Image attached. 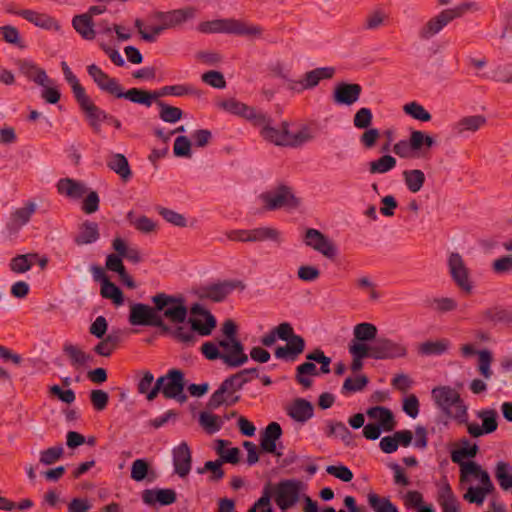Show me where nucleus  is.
<instances>
[{
  "label": "nucleus",
  "mask_w": 512,
  "mask_h": 512,
  "mask_svg": "<svg viewBox=\"0 0 512 512\" xmlns=\"http://www.w3.org/2000/svg\"><path fill=\"white\" fill-rule=\"evenodd\" d=\"M155 306L156 316L163 321L179 325L184 323L188 315L186 300L182 295H170L160 292L151 297Z\"/></svg>",
  "instance_id": "nucleus-1"
},
{
  "label": "nucleus",
  "mask_w": 512,
  "mask_h": 512,
  "mask_svg": "<svg viewBox=\"0 0 512 512\" xmlns=\"http://www.w3.org/2000/svg\"><path fill=\"white\" fill-rule=\"evenodd\" d=\"M435 404L458 424L467 422L468 406L464 403L459 392L450 386H438L432 389Z\"/></svg>",
  "instance_id": "nucleus-2"
},
{
  "label": "nucleus",
  "mask_w": 512,
  "mask_h": 512,
  "mask_svg": "<svg viewBox=\"0 0 512 512\" xmlns=\"http://www.w3.org/2000/svg\"><path fill=\"white\" fill-rule=\"evenodd\" d=\"M198 31L204 34L225 33L236 36L259 37L263 29L258 25L249 24L235 18L215 19L201 22Z\"/></svg>",
  "instance_id": "nucleus-3"
},
{
  "label": "nucleus",
  "mask_w": 512,
  "mask_h": 512,
  "mask_svg": "<svg viewBox=\"0 0 512 512\" xmlns=\"http://www.w3.org/2000/svg\"><path fill=\"white\" fill-rule=\"evenodd\" d=\"M185 384L184 373L179 369H170L155 381L148 395V401H153L159 393H162L166 399H175L180 403L186 402L187 396L183 394Z\"/></svg>",
  "instance_id": "nucleus-4"
},
{
  "label": "nucleus",
  "mask_w": 512,
  "mask_h": 512,
  "mask_svg": "<svg viewBox=\"0 0 512 512\" xmlns=\"http://www.w3.org/2000/svg\"><path fill=\"white\" fill-rule=\"evenodd\" d=\"M277 338L286 341V345L278 346L274 355L277 359L294 362L305 350V340L302 336L295 334L292 325L289 322L280 323L274 327Z\"/></svg>",
  "instance_id": "nucleus-5"
},
{
  "label": "nucleus",
  "mask_w": 512,
  "mask_h": 512,
  "mask_svg": "<svg viewBox=\"0 0 512 512\" xmlns=\"http://www.w3.org/2000/svg\"><path fill=\"white\" fill-rule=\"evenodd\" d=\"M260 199L267 211L297 209L300 206V200L294 195L292 188L283 184L260 194Z\"/></svg>",
  "instance_id": "nucleus-6"
},
{
  "label": "nucleus",
  "mask_w": 512,
  "mask_h": 512,
  "mask_svg": "<svg viewBox=\"0 0 512 512\" xmlns=\"http://www.w3.org/2000/svg\"><path fill=\"white\" fill-rule=\"evenodd\" d=\"M246 285L239 280H225L194 289V296L200 301L219 303L224 301L234 290H244Z\"/></svg>",
  "instance_id": "nucleus-7"
},
{
  "label": "nucleus",
  "mask_w": 512,
  "mask_h": 512,
  "mask_svg": "<svg viewBox=\"0 0 512 512\" xmlns=\"http://www.w3.org/2000/svg\"><path fill=\"white\" fill-rule=\"evenodd\" d=\"M471 7V3H463L452 9H445L432 17L420 30L419 37L428 40L438 34L448 23L461 17Z\"/></svg>",
  "instance_id": "nucleus-8"
},
{
  "label": "nucleus",
  "mask_w": 512,
  "mask_h": 512,
  "mask_svg": "<svg viewBox=\"0 0 512 512\" xmlns=\"http://www.w3.org/2000/svg\"><path fill=\"white\" fill-rule=\"evenodd\" d=\"M231 241L262 242L272 241L280 245L282 243L281 232L273 227H257L250 230H231L226 233Z\"/></svg>",
  "instance_id": "nucleus-9"
},
{
  "label": "nucleus",
  "mask_w": 512,
  "mask_h": 512,
  "mask_svg": "<svg viewBox=\"0 0 512 512\" xmlns=\"http://www.w3.org/2000/svg\"><path fill=\"white\" fill-rule=\"evenodd\" d=\"M129 323L134 326L157 327L164 332L171 330L165 321L156 316L154 305L151 307L143 303H135L130 306Z\"/></svg>",
  "instance_id": "nucleus-10"
},
{
  "label": "nucleus",
  "mask_w": 512,
  "mask_h": 512,
  "mask_svg": "<svg viewBox=\"0 0 512 512\" xmlns=\"http://www.w3.org/2000/svg\"><path fill=\"white\" fill-rule=\"evenodd\" d=\"M302 482L295 479L282 480L275 487V502L281 511L292 508L300 499Z\"/></svg>",
  "instance_id": "nucleus-11"
},
{
  "label": "nucleus",
  "mask_w": 512,
  "mask_h": 512,
  "mask_svg": "<svg viewBox=\"0 0 512 512\" xmlns=\"http://www.w3.org/2000/svg\"><path fill=\"white\" fill-rule=\"evenodd\" d=\"M215 105L218 109L242 117L252 124H259V121L264 120L261 110L248 106L235 98L217 100Z\"/></svg>",
  "instance_id": "nucleus-12"
},
{
  "label": "nucleus",
  "mask_w": 512,
  "mask_h": 512,
  "mask_svg": "<svg viewBox=\"0 0 512 512\" xmlns=\"http://www.w3.org/2000/svg\"><path fill=\"white\" fill-rule=\"evenodd\" d=\"M476 416L482 421V425H479L476 422H469V416L467 417V422L462 423L466 426L467 432L471 437L479 438L497 430L498 413L495 409H481L476 412Z\"/></svg>",
  "instance_id": "nucleus-13"
},
{
  "label": "nucleus",
  "mask_w": 512,
  "mask_h": 512,
  "mask_svg": "<svg viewBox=\"0 0 512 512\" xmlns=\"http://www.w3.org/2000/svg\"><path fill=\"white\" fill-rule=\"evenodd\" d=\"M218 346L222 348L223 362L229 367H240L248 362V355L244 352V345L238 339H218Z\"/></svg>",
  "instance_id": "nucleus-14"
},
{
  "label": "nucleus",
  "mask_w": 512,
  "mask_h": 512,
  "mask_svg": "<svg viewBox=\"0 0 512 512\" xmlns=\"http://www.w3.org/2000/svg\"><path fill=\"white\" fill-rule=\"evenodd\" d=\"M449 273L457 287L465 294H470L473 289L470 280L469 270L466 267L462 256L453 252L448 258Z\"/></svg>",
  "instance_id": "nucleus-15"
},
{
  "label": "nucleus",
  "mask_w": 512,
  "mask_h": 512,
  "mask_svg": "<svg viewBox=\"0 0 512 512\" xmlns=\"http://www.w3.org/2000/svg\"><path fill=\"white\" fill-rule=\"evenodd\" d=\"M263 121H259V124H253L255 127L260 128V135L266 140L277 146L288 147V129L289 124L283 121L281 128H275L271 126L272 119L262 111Z\"/></svg>",
  "instance_id": "nucleus-16"
},
{
  "label": "nucleus",
  "mask_w": 512,
  "mask_h": 512,
  "mask_svg": "<svg viewBox=\"0 0 512 512\" xmlns=\"http://www.w3.org/2000/svg\"><path fill=\"white\" fill-rule=\"evenodd\" d=\"M304 242L308 247H311L328 259L333 260L337 256L335 244L317 229L308 228L305 232Z\"/></svg>",
  "instance_id": "nucleus-17"
},
{
  "label": "nucleus",
  "mask_w": 512,
  "mask_h": 512,
  "mask_svg": "<svg viewBox=\"0 0 512 512\" xmlns=\"http://www.w3.org/2000/svg\"><path fill=\"white\" fill-rule=\"evenodd\" d=\"M194 334L207 337L217 327V319L204 304L194 302Z\"/></svg>",
  "instance_id": "nucleus-18"
},
{
  "label": "nucleus",
  "mask_w": 512,
  "mask_h": 512,
  "mask_svg": "<svg viewBox=\"0 0 512 512\" xmlns=\"http://www.w3.org/2000/svg\"><path fill=\"white\" fill-rule=\"evenodd\" d=\"M374 343L373 359L385 360L402 358L407 355V347L392 339L386 337H378Z\"/></svg>",
  "instance_id": "nucleus-19"
},
{
  "label": "nucleus",
  "mask_w": 512,
  "mask_h": 512,
  "mask_svg": "<svg viewBox=\"0 0 512 512\" xmlns=\"http://www.w3.org/2000/svg\"><path fill=\"white\" fill-rule=\"evenodd\" d=\"M335 74L333 67H320L305 73L304 78L298 82H291L290 88L298 92L313 89L323 79H331Z\"/></svg>",
  "instance_id": "nucleus-20"
},
{
  "label": "nucleus",
  "mask_w": 512,
  "mask_h": 512,
  "mask_svg": "<svg viewBox=\"0 0 512 512\" xmlns=\"http://www.w3.org/2000/svg\"><path fill=\"white\" fill-rule=\"evenodd\" d=\"M283 430L278 422H270L260 435V449L262 452L273 454L277 457L282 456V452L277 449V441L281 438Z\"/></svg>",
  "instance_id": "nucleus-21"
},
{
  "label": "nucleus",
  "mask_w": 512,
  "mask_h": 512,
  "mask_svg": "<svg viewBox=\"0 0 512 512\" xmlns=\"http://www.w3.org/2000/svg\"><path fill=\"white\" fill-rule=\"evenodd\" d=\"M89 76L93 79L98 88L107 92L117 98L122 86L115 78H111L96 64H91L87 67Z\"/></svg>",
  "instance_id": "nucleus-22"
},
{
  "label": "nucleus",
  "mask_w": 512,
  "mask_h": 512,
  "mask_svg": "<svg viewBox=\"0 0 512 512\" xmlns=\"http://www.w3.org/2000/svg\"><path fill=\"white\" fill-rule=\"evenodd\" d=\"M15 63L20 73L35 84L39 86L53 84V80L48 77L46 71L37 66L33 61L28 59H18Z\"/></svg>",
  "instance_id": "nucleus-23"
},
{
  "label": "nucleus",
  "mask_w": 512,
  "mask_h": 512,
  "mask_svg": "<svg viewBox=\"0 0 512 512\" xmlns=\"http://www.w3.org/2000/svg\"><path fill=\"white\" fill-rule=\"evenodd\" d=\"M361 93L360 84L341 82L335 86L333 100L336 104L350 106L359 100Z\"/></svg>",
  "instance_id": "nucleus-24"
},
{
  "label": "nucleus",
  "mask_w": 512,
  "mask_h": 512,
  "mask_svg": "<svg viewBox=\"0 0 512 512\" xmlns=\"http://www.w3.org/2000/svg\"><path fill=\"white\" fill-rule=\"evenodd\" d=\"M82 111L86 114L90 126L98 132L100 130V122L105 121L107 113L96 106L87 93L76 99Z\"/></svg>",
  "instance_id": "nucleus-25"
},
{
  "label": "nucleus",
  "mask_w": 512,
  "mask_h": 512,
  "mask_svg": "<svg viewBox=\"0 0 512 512\" xmlns=\"http://www.w3.org/2000/svg\"><path fill=\"white\" fill-rule=\"evenodd\" d=\"M36 212V204L34 202H28L25 206L16 209L11 213L9 220L6 223V228L10 234L17 233L21 227L26 225L32 215Z\"/></svg>",
  "instance_id": "nucleus-26"
},
{
  "label": "nucleus",
  "mask_w": 512,
  "mask_h": 512,
  "mask_svg": "<svg viewBox=\"0 0 512 512\" xmlns=\"http://www.w3.org/2000/svg\"><path fill=\"white\" fill-rule=\"evenodd\" d=\"M173 465L174 471L179 477L188 476L191 469V452L186 442H182L173 449Z\"/></svg>",
  "instance_id": "nucleus-27"
},
{
  "label": "nucleus",
  "mask_w": 512,
  "mask_h": 512,
  "mask_svg": "<svg viewBox=\"0 0 512 512\" xmlns=\"http://www.w3.org/2000/svg\"><path fill=\"white\" fill-rule=\"evenodd\" d=\"M142 500L148 506H168L176 501V493L173 489H145L142 492Z\"/></svg>",
  "instance_id": "nucleus-28"
},
{
  "label": "nucleus",
  "mask_w": 512,
  "mask_h": 512,
  "mask_svg": "<svg viewBox=\"0 0 512 512\" xmlns=\"http://www.w3.org/2000/svg\"><path fill=\"white\" fill-rule=\"evenodd\" d=\"M286 413L293 420L305 423L313 417L314 407L310 401L304 398H296L286 408Z\"/></svg>",
  "instance_id": "nucleus-29"
},
{
  "label": "nucleus",
  "mask_w": 512,
  "mask_h": 512,
  "mask_svg": "<svg viewBox=\"0 0 512 512\" xmlns=\"http://www.w3.org/2000/svg\"><path fill=\"white\" fill-rule=\"evenodd\" d=\"M481 317L484 321L494 325L504 324L512 327V311L502 306H494L485 309L481 313Z\"/></svg>",
  "instance_id": "nucleus-30"
},
{
  "label": "nucleus",
  "mask_w": 512,
  "mask_h": 512,
  "mask_svg": "<svg viewBox=\"0 0 512 512\" xmlns=\"http://www.w3.org/2000/svg\"><path fill=\"white\" fill-rule=\"evenodd\" d=\"M25 20L43 29L59 30V23L51 16L33 10L25 9L18 12Z\"/></svg>",
  "instance_id": "nucleus-31"
},
{
  "label": "nucleus",
  "mask_w": 512,
  "mask_h": 512,
  "mask_svg": "<svg viewBox=\"0 0 512 512\" xmlns=\"http://www.w3.org/2000/svg\"><path fill=\"white\" fill-rule=\"evenodd\" d=\"M368 417L378 420L384 431L390 432L394 430L396 421L392 411L384 406H374L367 410Z\"/></svg>",
  "instance_id": "nucleus-32"
},
{
  "label": "nucleus",
  "mask_w": 512,
  "mask_h": 512,
  "mask_svg": "<svg viewBox=\"0 0 512 512\" xmlns=\"http://www.w3.org/2000/svg\"><path fill=\"white\" fill-rule=\"evenodd\" d=\"M231 444L229 440L217 439L215 440L214 450L219 456V460L223 463L238 464L240 461V449L238 447H232L225 449L227 445Z\"/></svg>",
  "instance_id": "nucleus-33"
},
{
  "label": "nucleus",
  "mask_w": 512,
  "mask_h": 512,
  "mask_svg": "<svg viewBox=\"0 0 512 512\" xmlns=\"http://www.w3.org/2000/svg\"><path fill=\"white\" fill-rule=\"evenodd\" d=\"M485 124L486 118L483 115L466 116L453 125V131L458 135L465 132H476Z\"/></svg>",
  "instance_id": "nucleus-34"
},
{
  "label": "nucleus",
  "mask_w": 512,
  "mask_h": 512,
  "mask_svg": "<svg viewBox=\"0 0 512 512\" xmlns=\"http://www.w3.org/2000/svg\"><path fill=\"white\" fill-rule=\"evenodd\" d=\"M437 502L443 512H460L459 502L448 483L438 491Z\"/></svg>",
  "instance_id": "nucleus-35"
},
{
  "label": "nucleus",
  "mask_w": 512,
  "mask_h": 512,
  "mask_svg": "<svg viewBox=\"0 0 512 512\" xmlns=\"http://www.w3.org/2000/svg\"><path fill=\"white\" fill-rule=\"evenodd\" d=\"M117 98H125L133 103L141 104L146 107H150L154 101L152 91H146L140 88H131L127 91H124L121 88L120 92L117 94Z\"/></svg>",
  "instance_id": "nucleus-36"
},
{
  "label": "nucleus",
  "mask_w": 512,
  "mask_h": 512,
  "mask_svg": "<svg viewBox=\"0 0 512 512\" xmlns=\"http://www.w3.org/2000/svg\"><path fill=\"white\" fill-rule=\"evenodd\" d=\"M64 353L69 357L70 364L76 369L84 367L93 362V356L85 353L78 346L73 344H65L63 347Z\"/></svg>",
  "instance_id": "nucleus-37"
},
{
  "label": "nucleus",
  "mask_w": 512,
  "mask_h": 512,
  "mask_svg": "<svg viewBox=\"0 0 512 512\" xmlns=\"http://www.w3.org/2000/svg\"><path fill=\"white\" fill-rule=\"evenodd\" d=\"M57 190L60 194L71 198H81L86 192V186L70 178L60 179L57 183Z\"/></svg>",
  "instance_id": "nucleus-38"
},
{
  "label": "nucleus",
  "mask_w": 512,
  "mask_h": 512,
  "mask_svg": "<svg viewBox=\"0 0 512 512\" xmlns=\"http://www.w3.org/2000/svg\"><path fill=\"white\" fill-rule=\"evenodd\" d=\"M459 448L451 451V460L453 463L461 464L465 458L476 457L479 447L476 443L471 444L467 438L459 440Z\"/></svg>",
  "instance_id": "nucleus-39"
},
{
  "label": "nucleus",
  "mask_w": 512,
  "mask_h": 512,
  "mask_svg": "<svg viewBox=\"0 0 512 512\" xmlns=\"http://www.w3.org/2000/svg\"><path fill=\"white\" fill-rule=\"evenodd\" d=\"M73 28L86 40L95 38V30L93 28V20L88 14L74 16L72 20Z\"/></svg>",
  "instance_id": "nucleus-40"
},
{
  "label": "nucleus",
  "mask_w": 512,
  "mask_h": 512,
  "mask_svg": "<svg viewBox=\"0 0 512 512\" xmlns=\"http://www.w3.org/2000/svg\"><path fill=\"white\" fill-rule=\"evenodd\" d=\"M99 238L98 225L95 222L85 221L81 227L78 235L75 237L77 245L91 244Z\"/></svg>",
  "instance_id": "nucleus-41"
},
{
  "label": "nucleus",
  "mask_w": 512,
  "mask_h": 512,
  "mask_svg": "<svg viewBox=\"0 0 512 512\" xmlns=\"http://www.w3.org/2000/svg\"><path fill=\"white\" fill-rule=\"evenodd\" d=\"M198 422L208 435H213L220 431L224 424L220 416L206 411L200 412Z\"/></svg>",
  "instance_id": "nucleus-42"
},
{
  "label": "nucleus",
  "mask_w": 512,
  "mask_h": 512,
  "mask_svg": "<svg viewBox=\"0 0 512 512\" xmlns=\"http://www.w3.org/2000/svg\"><path fill=\"white\" fill-rule=\"evenodd\" d=\"M407 189L412 193L419 192L425 183V174L420 169L404 170L402 173Z\"/></svg>",
  "instance_id": "nucleus-43"
},
{
  "label": "nucleus",
  "mask_w": 512,
  "mask_h": 512,
  "mask_svg": "<svg viewBox=\"0 0 512 512\" xmlns=\"http://www.w3.org/2000/svg\"><path fill=\"white\" fill-rule=\"evenodd\" d=\"M499 486L507 491L512 488V465L509 462L498 461L494 469Z\"/></svg>",
  "instance_id": "nucleus-44"
},
{
  "label": "nucleus",
  "mask_w": 512,
  "mask_h": 512,
  "mask_svg": "<svg viewBox=\"0 0 512 512\" xmlns=\"http://www.w3.org/2000/svg\"><path fill=\"white\" fill-rule=\"evenodd\" d=\"M107 166L124 180H127L131 177V170L128 160L123 154H112L107 161Z\"/></svg>",
  "instance_id": "nucleus-45"
},
{
  "label": "nucleus",
  "mask_w": 512,
  "mask_h": 512,
  "mask_svg": "<svg viewBox=\"0 0 512 512\" xmlns=\"http://www.w3.org/2000/svg\"><path fill=\"white\" fill-rule=\"evenodd\" d=\"M318 374L319 372L317 370L316 365L308 360L307 362H304L297 366L295 379L304 388H310L312 386V380L306 377V375L316 376Z\"/></svg>",
  "instance_id": "nucleus-46"
},
{
  "label": "nucleus",
  "mask_w": 512,
  "mask_h": 512,
  "mask_svg": "<svg viewBox=\"0 0 512 512\" xmlns=\"http://www.w3.org/2000/svg\"><path fill=\"white\" fill-rule=\"evenodd\" d=\"M191 16V9H178L173 10L168 13H160L159 18L161 20H165V26L169 28L176 27L181 25L183 22L187 21Z\"/></svg>",
  "instance_id": "nucleus-47"
},
{
  "label": "nucleus",
  "mask_w": 512,
  "mask_h": 512,
  "mask_svg": "<svg viewBox=\"0 0 512 512\" xmlns=\"http://www.w3.org/2000/svg\"><path fill=\"white\" fill-rule=\"evenodd\" d=\"M377 327L368 322H362L354 326V338L359 342L375 341L377 339Z\"/></svg>",
  "instance_id": "nucleus-48"
},
{
  "label": "nucleus",
  "mask_w": 512,
  "mask_h": 512,
  "mask_svg": "<svg viewBox=\"0 0 512 512\" xmlns=\"http://www.w3.org/2000/svg\"><path fill=\"white\" fill-rule=\"evenodd\" d=\"M369 383V378L365 374L356 376L355 378L347 377L342 385L341 394L348 396L352 393L362 391Z\"/></svg>",
  "instance_id": "nucleus-49"
},
{
  "label": "nucleus",
  "mask_w": 512,
  "mask_h": 512,
  "mask_svg": "<svg viewBox=\"0 0 512 512\" xmlns=\"http://www.w3.org/2000/svg\"><path fill=\"white\" fill-rule=\"evenodd\" d=\"M449 344L450 342L447 339L426 341L419 345L418 352L424 356L441 355L447 351Z\"/></svg>",
  "instance_id": "nucleus-50"
},
{
  "label": "nucleus",
  "mask_w": 512,
  "mask_h": 512,
  "mask_svg": "<svg viewBox=\"0 0 512 512\" xmlns=\"http://www.w3.org/2000/svg\"><path fill=\"white\" fill-rule=\"evenodd\" d=\"M37 258L38 255L35 253L18 255L10 261V269L15 273H25L31 269Z\"/></svg>",
  "instance_id": "nucleus-51"
},
{
  "label": "nucleus",
  "mask_w": 512,
  "mask_h": 512,
  "mask_svg": "<svg viewBox=\"0 0 512 512\" xmlns=\"http://www.w3.org/2000/svg\"><path fill=\"white\" fill-rule=\"evenodd\" d=\"M367 498L369 506L374 512H399L398 508L387 497H380L378 494L371 492Z\"/></svg>",
  "instance_id": "nucleus-52"
},
{
  "label": "nucleus",
  "mask_w": 512,
  "mask_h": 512,
  "mask_svg": "<svg viewBox=\"0 0 512 512\" xmlns=\"http://www.w3.org/2000/svg\"><path fill=\"white\" fill-rule=\"evenodd\" d=\"M396 164V159L393 156L386 154L369 163V172L371 174H384L394 169Z\"/></svg>",
  "instance_id": "nucleus-53"
},
{
  "label": "nucleus",
  "mask_w": 512,
  "mask_h": 512,
  "mask_svg": "<svg viewBox=\"0 0 512 512\" xmlns=\"http://www.w3.org/2000/svg\"><path fill=\"white\" fill-rule=\"evenodd\" d=\"M159 107V118L167 123H176L182 118L183 112L180 108L171 106L164 101H157Z\"/></svg>",
  "instance_id": "nucleus-54"
},
{
  "label": "nucleus",
  "mask_w": 512,
  "mask_h": 512,
  "mask_svg": "<svg viewBox=\"0 0 512 512\" xmlns=\"http://www.w3.org/2000/svg\"><path fill=\"white\" fill-rule=\"evenodd\" d=\"M126 217L129 223L142 233H152L157 228V224L152 219L146 216L136 217L133 211H130Z\"/></svg>",
  "instance_id": "nucleus-55"
},
{
  "label": "nucleus",
  "mask_w": 512,
  "mask_h": 512,
  "mask_svg": "<svg viewBox=\"0 0 512 512\" xmlns=\"http://www.w3.org/2000/svg\"><path fill=\"white\" fill-rule=\"evenodd\" d=\"M100 294L103 298L111 299L116 305H121L124 301L121 289L110 280L101 285Z\"/></svg>",
  "instance_id": "nucleus-56"
},
{
  "label": "nucleus",
  "mask_w": 512,
  "mask_h": 512,
  "mask_svg": "<svg viewBox=\"0 0 512 512\" xmlns=\"http://www.w3.org/2000/svg\"><path fill=\"white\" fill-rule=\"evenodd\" d=\"M271 496V484L267 483L263 489L262 496L254 503L248 512H273L270 502Z\"/></svg>",
  "instance_id": "nucleus-57"
},
{
  "label": "nucleus",
  "mask_w": 512,
  "mask_h": 512,
  "mask_svg": "<svg viewBox=\"0 0 512 512\" xmlns=\"http://www.w3.org/2000/svg\"><path fill=\"white\" fill-rule=\"evenodd\" d=\"M403 111L410 117L422 122H428L432 118L431 114L416 101L405 104Z\"/></svg>",
  "instance_id": "nucleus-58"
},
{
  "label": "nucleus",
  "mask_w": 512,
  "mask_h": 512,
  "mask_svg": "<svg viewBox=\"0 0 512 512\" xmlns=\"http://www.w3.org/2000/svg\"><path fill=\"white\" fill-rule=\"evenodd\" d=\"M61 68L65 77V80L68 82V84L71 86L73 95L75 99L79 98L83 94L86 93L85 88L80 84L77 77L73 74L71 69L69 68L68 64L63 61L61 63Z\"/></svg>",
  "instance_id": "nucleus-59"
},
{
  "label": "nucleus",
  "mask_w": 512,
  "mask_h": 512,
  "mask_svg": "<svg viewBox=\"0 0 512 512\" xmlns=\"http://www.w3.org/2000/svg\"><path fill=\"white\" fill-rule=\"evenodd\" d=\"M207 471L211 472L209 480L212 482L220 481L225 475L224 470L222 469V461L219 459L215 461H207L204 467L197 468L198 474H204Z\"/></svg>",
  "instance_id": "nucleus-60"
},
{
  "label": "nucleus",
  "mask_w": 512,
  "mask_h": 512,
  "mask_svg": "<svg viewBox=\"0 0 512 512\" xmlns=\"http://www.w3.org/2000/svg\"><path fill=\"white\" fill-rule=\"evenodd\" d=\"M314 138L309 127H302L297 133L291 134L288 130V147H300Z\"/></svg>",
  "instance_id": "nucleus-61"
},
{
  "label": "nucleus",
  "mask_w": 512,
  "mask_h": 512,
  "mask_svg": "<svg viewBox=\"0 0 512 512\" xmlns=\"http://www.w3.org/2000/svg\"><path fill=\"white\" fill-rule=\"evenodd\" d=\"M195 57L200 64L211 67L218 66L223 61V56L214 50L199 51Z\"/></svg>",
  "instance_id": "nucleus-62"
},
{
  "label": "nucleus",
  "mask_w": 512,
  "mask_h": 512,
  "mask_svg": "<svg viewBox=\"0 0 512 512\" xmlns=\"http://www.w3.org/2000/svg\"><path fill=\"white\" fill-rule=\"evenodd\" d=\"M372 120V111L369 108L362 107L355 113L353 124L358 129H368L371 128Z\"/></svg>",
  "instance_id": "nucleus-63"
},
{
  "label": "nucleus",
  "mask_w": 512,
  "mask_h": 512,
  "mask_svg": "<svg viewBox=\"0 0 512 512\" xmlns=\"http://www.w3.org/2000/svg\"><path fill=\"white\" fill-rule=\"evenodd\" d=\"M201 79L205 84L217 89H224L227 85L224 75L216 70L203 73Z\"/></svg>",
  "instance_id": "nucleus-64"
}]
</instances>
